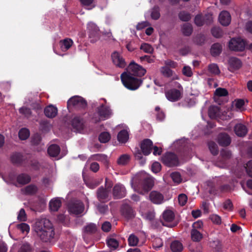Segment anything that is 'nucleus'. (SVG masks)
Returning a JSON list of instances; mask_svg holds the SVG:
<instances>
[{
	"mask_svg": "<svg viewBox=\"0 0 252 252\" xmlns=\"http://www.w3.org/2000/svg\"><path fill=\"white\" fill-rule=\"evenodd\" d=\"M112 194L114 199H121L126 196V189L122 185L116 184L113 187Z\"/></svg>",
	"mask_w": 252,
	"mask_h": 252,
	"instance_id": "nucleus-8",
	"label": "nucleus"
},
{
	"mask_svg": "<svg viewBox=\"0 0 252 252\" xmlns=\"http://www.w3.org/2000/svg\"><path fill=\"white\" fill-rule=\"evenodd\" d=\"M112 59L113 63L117 66L124 68L126 66V63L125 60L120 56L117 52H114L112 54Z\"/></svg>",
	"mask_w": 252,
	"mask_h": 252,
	"instance_id": "nucleus-19",
	"label": "nucleus"
},
{
	"mask_svg": "<svg viewBox=\"0 0 252 252\" xmlns=\"http://www.w3.org/2000/svg\"><path fill=\"white\" fill-rule=\"evenodd\" d=\"M126 72L132 76L142 77L145 74L146 70L134 61H132L126 68Z\"/></svg>",
	"mask_w": 252,
	"mask_h": 252,
	"instance_id": "nucleus-5",
	"label": "nucleus"
},
{
	"mask_svg": "<svg viewBox=\"0 0 252 252\" xmlns=\"http://www.w3.org/2000/svg\"><path fill=\"white\" fill-rule=\"evenodd\" d=\"M18 135L21 140H26L30 136V131L26 128H22L19 130Z\"/></svg>",
	"mask_w": 252,
	"mask_h": 252,
	"instance_id": "nucleus-41",
	"label": "nucleus"
},
{
	"mask_svg": "<svg viewBox=\"0 0 252 252\" xmlns=\"http://www.w3.org/2000/svg\"><path fill=\"white\" fill-rule=\"evenodd\" d=\"M37 191V188L34 185H30L25 188V194L26 195H32Z\"/></svg>",
	"mask_w": 252,
	"mask_h": 252,
	"instance_id": "nucleus-37",
	"label": "nucleus"
},
{
	"mask_svg": "<svg viewBox=\"0 0 252 252\" xmlns=\"http://www.w3.org/2000/svg\"><path fill=\"white\" fill-rule=\"evenodd\" d=\"M31 181V176L25 173H21L17 176V182L21 185H26L29 183Z\"/></svg>",
	"mask_w": 252,
	"mask_h": 252,
	"instance_id": "nucleus-25",
	"label": "nucleus"
},
{
	"mask_svg": "<svg viewBox=\"0 0 252 252\" xmlns=\"http://www.w3.org/2000/svg\"><path fill=\"white\" fill-rule=\"evenodd\" d=\"M161 168V166L158 162H155L152 165V170L155 173H158Z\"/></svg>",
	"mask_w": 252,
	"mask_h": 252,
	"instance_id": "nucleus-59",
	"label": "nucleus"
},
{
	"mask_svg": "<svg viewBox=\"0 0 252 252\" xmlns=\"http://www.w3.org/2000/svg\"><path fill=\"white\" fill-rule=\"evenodd\" d=\"M207 145L211 153L213 156H217L219 154V148L217 144L213 141H210L208 142Z\"/></svg>",
	"mask_w": 252,
	"mask_h": 252,
	"instance_id": "nucleus-33",
	"label": "nucleus"
},
{
	"mask_svg": "<svg viewBox=\"0 0 252 252\" xmlns=\"http://www.w3.org/2000/svg\"><path fill=\"white\" fill-rule=\"evenodd\" d=\"M149 199L154 204H160L164 199L163 195L160 192L156 191H152L149 194Z\"/></svg>",
	"mask_w": 252,
	"mask_h": 252,
	"instance_id": "nucleus-15",
	"label": "nucleus"
},
{
	"mask_svg": "<svg viewBox=\"0 0 252 252\" xmlns=\"http://www.w3.org/2000/svg\"><path fill=\"white\" fill-rule=\"evenodd\" d=\"M140 148L143 154L145 156H148L152 150L153 142L149 139H145L141 143Z\"/></svg>",
	"mask_w": 252,
	"mask_h": 252,
	"instance_id": "nucleus-11",
	"label": "nucleus"
},
{
	"mask_svg": "<svg viewBox=\"0 0 252 252\" xmlns=\"http://www.w3.org/2000/svg\"><path fill=\"white\" fill-rule=\"evenodd\" d=\"M163 219L166 222H171L175 218L174 213L171 210L165 211L162 215Z\"/></svg>",
	"mask_w": 252,
	"mask_h": 252,
	"instance_id": "nucleus-36",
	"label": "nucleus"
},
{
	"mask_svg": "<svg viewBox=\"0 0 252 252\" xmlns=\"http://www.w3.org/2000/svg\"><path fill=\"white\" fill-rule=\"evenodd\" d=\"M228 64L230 68V70L231 71L238 70L242 66V62L241 60L234 57L229 58Z\"/></svg>",
	"mask_w": 252,
	"mask_h": 252,
	"instance_id": "nucleus-12",
	"label": "nucleus"
},
{
	"mask_svg": "<svg viewBox=\"0 0 252 252\" xmlns=\"http://www.w3.org/2000/svg\"><path fill=\"white\" fill-rule=\"evenodd\" d=\"M191 238L194 242H199L202 239L203 236L199 231L192 229L191 231Z\"/></svg>",
	"mask_w": 252,
	"mask_h": 252,
	"instance_id": "nucleus-35",
	"label": "nucleus"
},
{
	"mask_svg": "<svg viewBox=\"0 0 252 252\" xmlns=\"http://www.w3.org/2000/svg\"><path fill=\"white\" fill-rule=\"evenodd\" d=\"M97 226L94 223H90L84 228V232L87 234H92L97 231Z\"/></svg>",
	"mask_w": 252,
	"mask_h": 252,
	"instance_id": "nucleus-40",
	"label": "nucleus"
},
{
	"mask_svg": "<svg viewBox=\"0 0 252 252\" xmlns=\"http://www.w3.org/2000/svg\"><path fill=\"white\" fill-rule=\"evenodd\" d=\"M61 149L59 146L57 144L50 145L47 150V152L50 157H56L60 154Z\"/></svg>",
	"mask_w": 252,
	"mask_h": 252,
	"instance_id": "nucleus-23",
	"label": "nucleus"
},
{
	"mask_svg": "<svg viewBox=\"0 0 252 252\" xmlns=\"http://www.w3.org/2000/svg\"><path fill=\"white\" fill-rule=\"evenodd\" d=\"M68 106H73L76 109L85 108L87 106V101L81 96H75L70 98L67 101Z\"/></svg>",
	"mask_w": 252,
	"mask_h": 252,
	"instance_id": "nucleus-7",
	"label": "nucleus"
},
{
	"mask_svg": "<svg viewBox=\"0 0 252 252\" xmlns=\"http://www.w3.org/2000/svg\"><path fill=\"white\" fill-rule=\"evenodd\" d=\"M220 112V107L216 106H211L208 109V115L211 119L216 118Z\"/></svg>",
	"mask_w": 252,
	"mask_h": 252,
	"instance_id": "nucleus-31",
	"label": "nucleus"
},
{
	"mask_svg": "<svg viewBox=\"0 0 252 252\" xmlns=\"http://www.w3.org/2000/svg\"><path fill=\"white\" fill-rule=\"evenodd\" d=\"M17 219L20 221H25L27 220V215L24 209H21L20 210Z\"/></svg>",
	"mask_w": 252,
	"mask_h": 252,
	"instance_id": "nucleus-58",
	"label": "nucleus"
},
{
	"mask_svg": "<svg viewBox=\"0 0 252 252\" xmlns=\"http://www.w3.org/2000/svg\"><path fill=\"white\" fill-rule=\"evenodd\" d=\"M20 247H19L17 252H32L33 249L31 245L28 242H22L20 244Z\"/></svg>",
	"mask_w": 252,
	"mask_h": 252,
	"instance_id": "nucleus-28",
	"label": "nucleus"
},
{
	"mask_svg": "<svg viewBox=\"0 0 252 252\" xmlns=\"http://www.w3.org/2000/svg\"><path fill=\"white\" fill-rule=\"evenodd\" d=\"M130 160V156L127 154L121 155L117 160L119 165H125L127 164Z\"/></svg>",
	"mask_w": 252,
	"mask_h": 252,
	"instance_id": "nucleus-39",
	"label": "nucleus"
},
{
	"mask_svg": "<svg viewBox=\"0 0 252 252\" xmlns=\"http://www.w3.org/2000/svg\"><path fill=\"white\" fill-rule=\"evenodd\" d=\"M194 21L195 24L198 27H201L204 24V21L201 14L196 15Z\"/></svg>",
	"mask_w": 252,
	"mask_h": 252,
	"instance_id": "nucleus-54",
	"label": "nucleus"
},
{
	"mask_svg": "<svg viewBox=\"0 0 252 252\" xmlns=\"http://www.w3.org/2000/svg\"><path fill=\"white\" fill-rule=\"evenodd\" d=\"M128 244L131 246H135L137 245L139 239L137 237H136L134 234H131L129 236L128 239Z\"/></svg>",
	"mask_w": 252,
	"mask_h": 252,
	"instance_id": "nucleus-52",
	"label": "nucleus"
},
{
	"mask_svg": "<svg viewBox=\"0 0 252 252\" xmlns=\"http://www.w3.org/2000/svg\"><path fill=\"white\" fill-rule=\"evenodd\" d=\"M217 141L220 146L227 147L230 144L231 139L227 133L221 132L218 134Z\"/></svg>",
	"mask_w": 252,
	"mask_h": 252,
	"instance_id": "nucleus-10",
	"label": "nucleus"
},
{
	"mask_svg": "<svg viewBox=\"0 0 252 252\" xmlns=\"http://www.w3.org/2000/svg\"><path fill=\"white\" fill-rule=\"evenodd\" d=\"M109 191L103 187L99 188L96 191V196L100 202H104L108 200Z\"/></svg>",
	"mask_w": 252,
	"mask_h": 252,
	"instance_id": "nucleus-13",
	"label": "nucleus"
},
{
	"mask_svg": "<svg viewBox=\"0 0 252 252\" xmlns=\"http://www.w3.org/2000/svg\"><path fill=\"white\" fill-rule=\"evenodd\" d=\"M245 168L247 174L252 178V159L247 162Z\"/></svg>",
	"mask_w": 252,
	"mask_h": 252,
	"instance_id": "nucleus-63",
	"label": "nucleus"
},
{
	"mask_svg": "<svg viewBox=\"0 0 252 252\" xmlns=\"http://www.w3.org/2000/svg\"><path fill=\"white\" fill-rule=\"evenodd\" d=\"M61 205V200L58 198L52 199L49 202V208L51 211L53 212L58 211Z\"/></svg>",
	"mask_w": 252,
	"mask_h": 252,
	"instance_id": "nucleus-26",
	"label": "nucleus"
},
{
	"mask_svg": "<svg viewBox=\"0 0 252 252\" xmlns=\"http://www.w3.org/2000/svg\"><path fill=\"white\" fill-rule=\"evenodd\" d=\"M219 20L221 25L227 26L231 22V15L228 11H222L219 15Z\"/></svg>",
	"mask_w": 252,
	"mask_h": 252,
	"instance_id": "nucleus-17",
	"label": "nucleus"
},
{
	"mask_svg": "<svg viewBox=\"0 0 252 252\" xmlns=\"http://www.w3.org/2000/svg\"><path fill=\"white\" fill-rule=\"evenodd\" d=\"M94 160L101 161L104 163H107V157L105 155L95 154L92 156Z\"/></svg>",
	"mask_w": 252,
	"mask_h": 252,
	"instance_id": "nucleus-51",
	"label": "nucleus"
},
{
	"mask_svg": "<svg viewBox=\"0 0 252 252\" xmlns=\"http://www.w3.org/2000/svg\"><path fill=\"white\" fill-rule=\"evenodd\" d=\"M220 156L224 160L229 159L232 157V152L227 149H223L220 150Z\"/></svg>",
	"mask_w": 252,
	"mask_h": 252,
	"instance_id": "nucleus-38",
	"label": "nucleus"
},
{
	"mask_svg": "<svg viewBox=\"0 0 252 252\" xmlns=\"http://www.w3.org/2000/svg\"><path fill=\"white\" fill-rule=\"evenodd\" d=\"M154 180L151 177H148L143 180V189L146 192H149L152 189L154 186Z\"/></svg>",
	"mask_w": 252,
	"mask_h": 252,
	"instance_id": "nucleus-21",
	"label": "nucleus"
},
{
	"mask_svg": "<svg viewBox=\"0 0 252 252\" xmlns=\"http://www.w3.org/2000/svg\"><path fill=\"white\" fill-rule=\"evenodd\" d=\"M97 113L100 117L107 118L111 114V110L109 107H105L103 105L97 108Z\"/></svg>",
	"mask_w": 252,
	"mask_h": 252,
	"instance_id": "nucleus-24",
	"label": "nucleus"
},
{
	"mask_svg": "<svg viewBox=\"0 0 252 252\" xmlns=\"http://www.w3.org/2000/svg\"><path fill=\"white\" fill-rule=\"evenodd\" d=\"M161 161L165 165L169 167L177 166L179 164L178 157L172 152L164 154L162 157Z\"/></svg>",
	"mask_w": 252,
	"mask_h": 252,
	"instance_id": "nucleus-4",
	"label": "nucleus"
},
{
	"mask_svg": "<svg viewBox=\"0 0 252 252\" xmlns=\"http://www.w3.org/2000/svg\"><path fill=\"white\" fill-rule=\"evenodd\" d=\"M71 125L76 131L81 132L85 127L84 121L80 117H74L71 121Z\"/></svg>",
	"mask_w": 252,
	"mask_h": 252,
	"instance_id": "nucleus-16",
	"label": "nucleus"
},
{
	"mask_svg": "<svg viewBox=\"0 0 252 252\" xmlns=\"http://www.w3.org/2000/svg\"><path fill=\"white\" fill-rule=\"evenodd\" d=\"M222 51V46L220 43H215L212 45L210 53L213 57L219 56Z\"/></svg>",
	"mask_w": 252,
	"mask_h": 252,
	"instance_id": "nucleus-20",
	"label": "nucleus"
},
{
	"mask_svg": "<svg viewBox=\"0 0 252 252\" xmlns=\"http://www.w3.org/2000/svg\"><path fill=\"white\" fill-rule=\"evenodd\" d=\"M141 50H143L145 53L152 54L154 51V49L152 46L146 43H142L140 47Z\"/></svg>",
	"mask_w": 252,
	"mask_h": 252,
	"instance_id": "nucleus-49",
	"label": "nucleus"
},
{
	"mask_svg": "<svg viewBox=\"0 0 252 252\" xmlns=\"http://www.w3.org/2000/svg\"><path fill=\"white\" fill-rule=\"evenodd\" d=\"M44 112L47 117L53 118L56 116L58 110L56 107L50 105L45 108Z\"/></svg>",
	"mask_w": 252,
	"mask_h": 252,
	"instance_id": "nucleus-22",
	"label": "nucleus"
},
{
	"mask_svg": "<svg viewBox=\"0 0 252 252\" xmlns=\"http://www.w3.org/2000/svg\"><path fill=\"white\" fill-rule=\"evenodd\" d=\"M111 138V136L108 132H103L99 135V140L102 143L108 142Z\"/></svg>",
	"mask_w": 252,
	"mask_h": 252,
	"instance_id": "nucleus-45",
	"label": "nucleus"
},
{
	"mask_svg": "<svg viewBox=\"0 0 252 252\" xmlns=\"http://www.w3.org/2000/svg\"><path fill=\"white\" fill-rule=\"evenodd\" d=\"M187 200H188V197L185 194L181 193L179 195L178 201H179V204L181 206H184L186 204Z\"/></svg>",
	"mask_w": 252,
	"mask_h": 252,
	"instance_id": "nucleus-57",
	"label": "nucleus"
},
{
	"mask_svg": "<svg viewBox=\"0 0 252 252\" xmlns=\"http://www.w3.org/2000/svg\"><path fill=\"white\" fill-rule=\"evenodd\" d=\"M234 131L237 136L243 137L247 135L248 128L242 124H237L234 127Z\"/></svg>",
	"mask_w": 252,
	"mask_h": 252,
	"instance_id": "nucleus-18",
	"label": "nucleus"
},
{
	"mask_svg": "<svg viewBox=\"0 0 252 252\" xmlns=\"http://www.w3.org/2000/svg\"><path fill=\"white\" fill-rule=\"evenodd\" d=\"M246 41L241 38H232L228 42V48L231 51L242 52L245 49Z\"/></svg>",
	"mask_w": 252,
	"mask_h": 252,
	"instance_id": "nucleus-3",
	"label": "nucleus"
},
{
	"mask_svg": "<svg viewBox=\"0 0 252 252\" xmlns=\"http://www.w3.org/2000/svg\"><path fill=\"white\" fill-rule=\"evenodd\" d=\"M121 78L124 85L130 90L137 89L143 82L142 79L137 78L127 72H124Z\"/></svg>",
	"mask_w": 252,
	"mask_h": 252,
	"instance_id": "nucleus-2",
	"label": "nucleus"
},
{
	"mask_svg": "<svg viewBox=\"0 0 252 252\" xmlns=\"http://www.w3.org/2000/svg\"><path fill=\"white\" fill-rule=\"evenodd\" d=\"M212 35L216 38H220L223 36V32L220 27H215L211 29Z\"/></svg>",
	"mask_w": 252,
	"mask_h": 252,
	"instance_id": "nucleus-43",
	"label": "nucleus"
},
{
	"mask_svg": "<svg viewBox=\"0 0 252 252\" xmlns=\"http://www.w3.org/2000/svg\"><path fill=\"white\" fill-rule=\"evenodd\" d=\"M167 98L171 101L178 100L181 97V93L178 90L173 89L168 90L165 93Z\"/></svg>",
	"mask_w": 252,
	"mask_h": 252,
	"instance_id": "nucleus-14",
	"label": "nucleus"
},
{
	"mask_svg": "<svg viewBox=\"0 0 252 252\" xmlns=\"http://www.w3.org/2000/svg\"><path fill=\"white\" fill-rule=\"evenodd\" d=\"M182 73L183 75L187 77H191L193 74L191 68L189 66H185L183 67Z\"/></svg>",
	"mask_w": 252,
	"mask_h": 252,
	"instance_id": "nucleus-60",
	"label": "nucleus"
},
{
	"mask_svg": "<svg viewBox=\"0 0 252 252\" xmlns=\"http://www.w3.org/2000/svg\"><path fill=\"white\" fill-rule=\"evenodd\" d=\"M129 134L126 130L123 129L118 134V140L122 143H126L128 140Z\"/></svg>",
	"mask_w": 252,
	"mask_h": 252,
	"instance_id": "nucleus-27",
	"label": "nucleus"
},
{
	"mask_svg": "<svg viewBox=\"0 0 252 252\" xmlns=\"http://www.w3.org/2000/svg\"><path fill=\"white\" fill-rule=\"evenodd\" d=\"M68 211L73 214L78 215L82 213L84 210V205L78 200L70 201L67 204Z\"/></svg>",
	"mask_w": 252,
	"mask_h": 252,
	"instance_id": "nucleus-6",
	"label": "nucleus"
},
{
	"mask_svg": "<svg viewBox=\"0 0 252 252\" xmlns=\"http://www.w3.org/2000/svg\"><path fill=\"white\" fill-rule=\"evenodd\" d=\"M178 17L180 20L184 22H188L191 18V14L185 11L180 12L178 14Z\"/></svg>",
	"mask_w": 252,
	"mask_h": 252,
	"instance_id": "nucleus-42",
	"label": "nucleus"
},
{
	"mask_svg": "<svg viewBox=\"0 0 252 252\" xmlns=\"http://www.w3.org/2000/svg\"><path fill=\"white\" fill-rule=\"evenodd\" d=\"M181 30L184 35L189 36L193 32V28L190 23H186L183 24Z\"/></svg>",
	"mask_w": 252,
	"mask_h": 252,
	"instance_id": "nucleus-29",
	"label": "nucleus"
},
{
	"mask_svg": "<svg viewBox=\"0 0 252 252\" xmlns=\"http://www.w3.org/2000/svg\"><path fill=\"white\" fill-rule=\"evenodd\" d=\"M11 161L14 164H20L23 161V156L20 153H15L13 154L11 157Z\"/></svg>",
	"mask_w": 252,
	"mask_h": 252,
	"instance_id": "nucleus-32",
	"label": "nucleus"
},
{
	"mask_svg": "<svg viewBox=\"0 0 252 252\" xmlns=\"http://www.w3.org/2000/svg\"><path fill=\"white\" fill-rule=\"evenodd\" d=\"M223 208L225 210H228L229 211H232L233 209V203L230 199H227L224 203H223Z\"/></svg>",
	"mask_w": 252,
	"mask_h": 252,
	"instance_id": "nucleus-62",
	"label": "nucleus"
},
{
	"mask_svg": "<svg viewBox=\"0 0 252 252\" xmlns=\"http://www.w3.org/2000/svg\"><path fill=\"white\" fill-rule=\"evenodd\" d=\"M160 16L159 12V7L158 6H155L153 9L151 14V18L154 20H158Z\"/></svg>",
	"mask_w": 252,
	"mask_h": 252,
	"instance_id": "nucleus-48",
	"label": "nucleus"
},
{
	"mask_svg": "<svg viewBox=\"0 0 252 252\" xmlns=\"http://www.w3.org/2000/svg\"><path fill=\"white\" fill-rule=\"evenodd\" d=\"M214 95L219 97L226 96L228 95L227 90L225 88H217L214 93Z\"/></svg>",
	"mask_w": 252,
	"mask_h": 252,
	"instance_id": "nucleus-47",
	"label": "nucleus"
},
{
	"mask_svg": "<svg viewBox=\"0 0 252 252\" xmlns=\"http://www.w3.org/2000/svg\"><path fill=\"white\" fill-rule=\"evenodd\" d=\"M203 18L204 21V24L207 25H210L213 22L214 18L213 15L212 13L205 14Z\"/></svg>",
	"mask_w": 252,
	"mask_h": 252,
	"instance_id": "nucleus-50",
	"label": "nucleus"
},
{
	"mask_svg": "<svg viewBox=\"0 0 252 252\" xmlns=\"http://www.w3.org/2000/svg\"><path fill=\"white\" fill-rule=\"evenodd\" d=\"M160 73L165 77H170L173 75V71L168 66H163L160 69Z\"/></svg>",
	"mask_w": 252,
	"mask_h": 252,
	"instance_id": "nucleus-46",
	"label": "nucleus"
},
{
	"mask_svg": "<svg viewBox=\"0 0 252 252\" xmlns=\"http://www.w3.org/2000/svg\"><path fill=\"white\" fill-rule=\"evenodd\" d=\"M210 219L213 222L217 224L221 223V219L220 216L217 215H212L210 216Z\"/></svg>",
	"mask_w": 252,
	"mask_h": 252,
	"instance_id": "nucleus-64",
	"label": "nucleus"
},
{
	"mask_svg": "<svg viewBox=\"0 0 252 252\" xmlns=\"http://www.w3.org/2000/svg\"><path fill=\"white\" fill-rule=\"evenodd\" d=\"M107 243L109 247H112L114 249H117L119 246L118 241L114 238H110L108 239Z\"/></svg>",
	"mask_w": 252,
	"mask_h": 252,
	"instance_id": "nucleus-56",
	"label": "nucleus"
},
{
	"mask_svg": "<svg viewBox=\"0 0 252 252\" xmlns=\"http://www.w3.org/2000/svg\"><path fill=\"white\" fill-rule=\"evenodd\" d=\"M206 37L203 34H197L193 39V42L199 46L203 45L205 42Z\"/></svg>",
	"mask_w": 252,
	"mask_h": 252,
	"instance_id": "nucleus-34",
	"label": "nucleus"
},
{
	"mask_svg": "<svg viewBox=\"0 0 252 252\" xmlns=\"http://www.w3.org/2000/svg\"><path fill=\"white\" fill-rule=\"evenodd\" d=\"M122 215L127 220L133 219L135 218V214L133 208L128 204H124L121 207Z\"/></svg>",
	"mask_w": 252,
	"mask_h": 252,
	"instance_id": "nucleus-9",
	"label": "nucleus"
},
{
	"mask_svg": "<svg viewBox=\"0 0 252 252\" xmlns=\"http://www.w3.org/2000/svg\"><path fill=\"white\" fill-rule=\"evenodd\" d=\"M35 231L43 242H48L54 238V230L51 221L46 219H43L36 222L35 225Z\"/></svg>",
	"mask_w": 252,
	"mask_h": 252,
	"instance_id": "nucleus-1",
	"label": "nucleus"
},
{
	"mask_svg": "<svg viewBox=\"0 0 252 252\" xmlns=\"http://www.w3.org/2000/svg\"><path fill=\"white\" fill-rule=\"evenodd\" d=\"M41 141V137L40 135L38 133H36L32 136L31 143L33 145H37L40 143Z\"/></svg>",
	"mask_w": 252,
	"mask_h": 252,
	"instance_id": "nucleus-55",
	"label": "nucleus"
},
{
	"mask_svg": "<svg viewBox=\"0 0 252 252\" xmlns=\"http://www.w3.org/2000/svg\"><path fill=\"white\" fill-rule=\"evenodd\" d=\"M170 248L172 252H181L183 249V246L180 241L175 240L171 243Z\"/></svg>",
	"mask_w": 252,
	"mask_h": 252,
	"instance_id": "nucleus-30",
	"label": "nucleus"
},
{
	"mask_svg": "<svg viewBox=\"0 0 252 252\" xmlns=\"http://www.w3.org/2000/svg\"><path fill=\"white\" fill-rule=\"evenodd\" d=\"M208 69L210 73L215 75H219L220 73L219 66L216 63L209 64L208 67Z\"/></svg>",
	"mask_w": 252,
	"mask_h": 252,
	"instance_id": "nucleus-44",
	"label": "nucleus"
},
{
	"mask_svg": "<svg viewBox=\"0 0 252 252\" xmlns=\"http://www.w3.org/2000/svg\"><path fill=\"white\" fill-rule=\"evenodd\" d=\"M17 227L18 229L21 230L22 232H29L30 230V227L29 225L25 223H21L18 224L17 225Z\"/></svg>",
	"mask_w": 252,
	"mask_h": 252,
	"instance_id": "nucleus-61",
	"label": "nucleus"
},
{
	"mask_svg": "<svg viewBox=\"0 0 252 252\" xmlns=\"http://www.w3.org/2000/svg\"><path fill=\"white\" fill-rule=\"evenodd\" d=\"M170 176L174 182L179 184L182 182V178L179 172H175L171 174Z\"/></svg>",
	"mask_w": 252,
	"mask_h": 252,
	"instance_id": "nucleus-53",
	"label": "nucleus"
}]
</instances>
